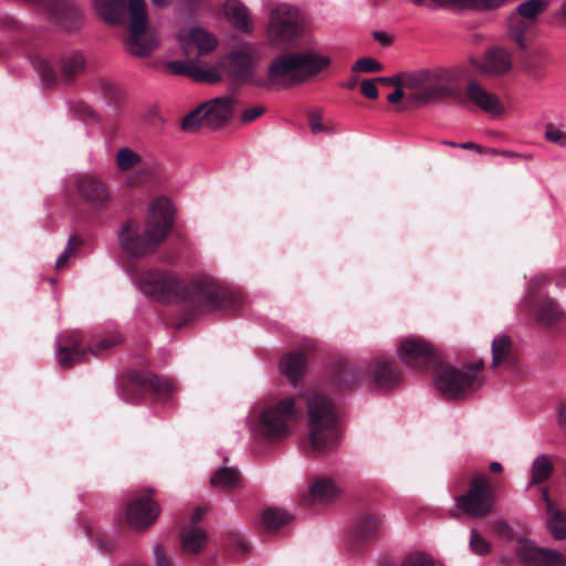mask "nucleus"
<instances>
[{"instance_id":"f257e3e1","label":"nucleus","mask_w":566,"mask_h":566,"mask_svg":"<svg viewBox=\"0 0 566 566\" xmlns=\"http://www.w3.org/2000/svg\"><path fill=\"white\" fill-rule=\"evenodd\" d=\"M138 289L163 303L188 302L202 310L221 306L223 295L217 283L207 275L186 281L169 271L148 270L135 279Z\"/></svg>"},{"instance_id":"f03ea898","label":"nucleus","mask_w":566,"mask_h":566,"mask_svg":"<svg viewBox=\"0 0 566 566\" xmlns=\"http://www.w3.org/2000/svg\"><path fill=\"white\" fill-rule=\"evenodd\" d=\"M174 220L172 202L166 197H159L149 205L144 233L136 222L127 221L117 232L119 245L132 256L148 254L167 238Z\"/></svg>"},{"instance_id":"7ed1b4c3","label":"nucleus","mask_w":566,"mask_h":566,"mask_svg":"<svg viewBox=\"0 0 566 566\" xmlns=\"http://www.w3.org/2000/svg\"><path fill=\"white\" fill-rule=\"evenodd\" d=\"M297 397L289 396L261 402L247 418L252 433L271 442L286 439L302 417Z\"/></svg>"},{"instance_id":"20e7f679","label":"nucleus","mask_w":566,"mask_h":566,"mask_svg":"<svg viewBox=\"0 0 566 566\" xmlns=\"http://www.w3.org/2000/svg\"><path fill=\"white\" fill-rule=\"evenodd\" d=\"M307 407L310 447L317 452L333 449L339 439L338 417L334 402L318 389L300 392Z\"/></svg>"},{"instance_id":"39448f33","label":"nucleus","mask_w":566,"mask_h":566,"mask_svg":"<svg viewBox=\"0 0 566 566\" xmlns=\"http://www.w3.org/2000/svg\"><path fill=\"white\" fill-rule=\"evenodd\" d=\"M483 360L454 368L450 365H440L434 375V386L448 399H461L482 387Z\"/></svg>"},{"instance_id":"423d86ee","label":"nucleus","mask_w":566,"mask_h":566,"mask_svg":"<svg viewBox=\"0 0 566 566\" xmlns=\"http://www.w3.org/2000/svg\"><path fill=\"white\" fill-rule=\"evenodd\" d=\"M305 20L301 11L291 4L280 3L269 13L266 40L271 46L285 50L293 46L303 33Z\"/></svg>"},{"instance_id":"0eeeda50","label":"nucleus","mask_w":566,"mask_h":566,"mask_svg":"<svg viewBox=\"0 0 566 566\" xmlns=\"http://www.w3.org/2000/svg\"><path fill=\"white\" fill-rule=\"evenodd\" d=\"M260 59L258 46L251 42H244L228 52L220 65L224 73L238 83L269 88V81H265V76L259 75L256 71Z\"/></svg>"},{"instance_id":"6e6552de","label":"nucleus","mask_w":566,"mask_h":566,"mask_svg":"<svg viewBox=\"0 0 566 566\" xmlns=\"http://www.w3.org/2000/svg\"><path fill=\"white\" fill-rule=\"evenodd\" d=\"M120 342L122 337L114 334L101 338L94 347H87L83 346L82 337L76 331L66 332L56 339V358L62 368H69L76 363L87 360L90 357L105 354Z\"/></svg>"},{"instance_id":"1a4fd4ad","label":"nucleus","mask_w":566,"mask_h":566,"mask_svg":"<svg viewBox=\"0 0 566 566\" xmlns=\"http://www.w3.org/2000/svg\"><path fill=\"white\" fill-rule=\"evenodd\" d=\"M494 504L490 480L482 474L472 478L468 491L455 499V505L463 513L481 517L489 514Z\"/></svg>"},{"instance_id":"9d476101","label":"nucleus","mask_w":566,"mask_h":566,"mask_svg":"<svg viewBox=\"0 0 566 566\" xmlns=\"http://www.w3.org/2000/svg\"><path fill=\"white\" fill-rule=\"evenodd\" d=\"M176 41L188 60L193 62L211 53L218 45L217 36L199 25L180 28Z\"/></svg>"},{"instance_id":"9b49d317","label":"nucleus","mask_w":566,"mask_h":566,"mask_svg":"<svg viewBox=\"0 0 566 566\" xmlns=\"http://www.w3.org/2000/svg\"><path fill=\"white\" fill-rule=\"evenodd\" d=\"M399 360L409 368L424 367L436 355V349L426 339L419 336L403 338L397 348Z\"/></svg>"},{"instance_id":"f8f14e48","label":"nucleus","mask_w":566,"mask_h":566,"mask_svg":"<svg viewBox=\"0 0 566 566\" xmlns=\"http://www.w3.org/2000/svg\"><path fill=\"white\" fill-rule=\"evenodd\" d=\"M517 557L524 566H566L565 556L557 549L538 547L533 541L517 542Z\"/></svg>"},{"instance_id":"ddd939ff","label":"nucleus","mask_w":566,"mask_h":566,"mask_svg":"<svg viewBox=\"0 0 566 566\" xmlns=\"http://www.w3.org/2000/svg\"><path fill=\"white\" fill-rule=\"evenodd\" d=\"M265 81H269V88L274 85L287 87L302 84L295 52L275 57L269 65Z\"/></svg>"},{"instance_id":"4468645a","label":"nucleus","mask_w":566,"mask_h":566,"mask_svg":"<svg viewBox=\"0 0 566 566\" xmlns=\"http://www.w3.org/2000/svg\"><path fill=\"white\" fill-rule=\"evenodd\" d=\"M471 63L480 73L497 77L512 70L513 55L511 51L495 46L486 50L480 59H471Z\"/></svg>"},{"instance_id":"2eb2a0df","label":"nucleus","mask_w":566,"mask_h":566,"mask_svg":"<svg viewBox=\"0 0 566 566\" xmlns=\"http://www.w3.org/2000/svg\"><path fill=\"white\" fill-rule=\"evenodd\" d=\"M464 96L470 104L493 117H502L506 113L501 98L476 81H470L467 84Z\"/></svg>"},{"instance_id":"dca6fc26","label":"nucleus","mask_w":566,"mask_h":566,"mask_svg":"<svg viewBox=\"0 0 566 566\" xmlns=\"http://www.w3.org/2000/svg\"><path fill=\"white\" fill-rule=\"evenodd\" d=\"M447 78L444 71H431L422 91L416 95V106H426L451 96L454 90L447 83Z\"/></svg>"},{"instance_id":"f3484780","label":"nucleus","mask_w":566,"mask_h":566,"mask_svg":"<svg viewBox=\"0 0 566 566\" xmlns=\"http://www.w3.org/2000/svg\"><path fill=\"white\" fill-rule=\"evenodd\" d=\"M76 191L80 198L94 209L107 205L109 193L102 181L93 176L83 175L75 180Z\"/></svg>"},{"instance_id":"a211bd4d","label":"nucleus","mask_w":566,"mask_h":566,"mask_svg":"<svg viewBox=\"0 0 566 566\" xmlns=\"http://www.w3.org/2000/svg\"><path fill=\"white\" fill-rule=\"evenodd\" d=\"M491 367L495 371L511 370L517 365L513 342L506 334L494 336L491 343Z\"/></svg>"},{"instance_id":"6ab92c4d","label":"nucleus","mask_w":566,"mask_h":566,"mask_svg":"<svg viewBox=\"0 0 566 566\" xmlns=\"http://www.w3.org/2000/svg\"><path fill=\"white\" fill-rule=\"evenodd\" d=\"M159 506L150 499L133 500L126 509V520L130 527L143 530L155 522Z\"/></svg>"},{"instance_id":"aec40b11","label":"nucleus","mask_w":566,"mask_h":566,"mask_svg":"<svg viewBox=\"0 0 566 566\" xmlns=\"http://www.w3.org/2000/svg\"><path fill=\"white\" fill-rule=\"evenodd\" d=\"M238 99L233 95L212 98L203 103L206 127L214 129L226 124L232 116Z\"/></svg>"},{"instance_id":"412c9836","label":"nucleus","mask_w":566,"mask_h":566,"mask_svg":"<svg viewBox=\"0 0 566 566\" xmlns=\"http://www.w3.org/2000/svg\"><path fill=\"white\" fill-rule=\"evenodd\" d=\"M301 82L316 77L331 65V57L316 50L308 49L295 52Z\"/></svg>"},{"instance_id":"4be33fe9","label":"nucleus","mask_w":566,"mask_h":566,"mask_svg":"<svg viewBox=\"0 0 566 566\" xmlns=\"http://www.w3.org/2000/svg\"><path fill=\"white\" fill-rule=\"evenodd\" d=\"M367 374L371 381L380 388L392 386L400 379V374L394 363L386 357H377L370 360L367 366Z\"/></svg>"},{"instance_id":"5701e85b","label":"nucleus","mask_w":566,"mask_h":566,"mask_svg":"<svg viewBox=\"0 0 566 566\" xmlns=\"http://www.w3.org/2000/svg\"><path fill=\"white\" fill-rule=\"evenodd\" d=\"M127 50L130 54L139 57L150 55L159 45V39L155 32L146 29L129 30Z\"/></svg>"},{"instance_id":"b1692460","label":"nucleus","mask_w":566,"mask_h":566,"mask_svg":"<svg viewBox=\"0 0 566 566\" xmlns=\"http://www.w3.org/2000/svg\"><path fill=\"white\" fill-rule=\"evenodd\" d=\"M224 14L230 24L237 30L250 33L253 30V21L247 7L239 0H228L224 3Z\"/></svg>"},{"instance_id":"393cba45","label":"nucleus","mask_w":566,"mask_h":566,"mask_svg":"<svg viewBox=\"0 0 566 566\" xmlns=\"http://www.w3.org/2000/svg\"><path fill=\"white\" fill-rule=\"evenodd\" d=\"M555 465L553 459L548 454H539L531 463L528 474L530 480L527 488L541 485L547 482L553 475Z\"/></svg>"},{"instance_id":"a878e982","label":"nucleus","mask_w":566,"mask_h":566,"mask_svg":"<svg viewBox=\"0 0 566 566\" xmlns=\"http://www.w3.org/2000/svg\"><path fill=\"white\" fill-rule=\"evenodd\" d=\"M281 373L296 386L297 380L303 376L306 369V359L304 355L298 352H292L284 355L280 361Z\"/></svg>"},{"instance_id":"bb28decb","label":"nucleus","mask_w":566,"mask_h":566,"mask_svg":"<svg viewBox=\"0 0 566 566\" xmlns=\"http://www.w3.org/2000/svg\"><path fill=\"white\" fill-rule=\"evenodd\" d=\"M207 532L198 526H186L180 532L182 549L189 554H199L207 544Z\"/></svg>"},{"instance_id":"cd10ccee","label":"nucleus","mask_w":566,"mask_h":566,"mask_svg":"<svg viewBox=\"0 0 566 566\" xmlns=\"http://www.w3.org/2000/svg\"><path fill=\"white\" fill-rule=\"evenodd\" d=\"M381 517L375 513L360 514L354 524V533L360 539L377 536L381 531Z\"/></svg>"},{"instance_id":"c85d7f7f","label":"nucleus","mask_w":566,"mask_h":566,"mask_svg":"<svg viewBox=\"0 0 566 566\" xmlns=\"http://www.w3.org/2000/svg\"><path fill=\"white\" fill-rule=\"evenodd\" d=\"M124 14L128 18L129 30L147 28L148 8L146 0H126Z\"/></svg>"},{"instance_id":"c756f323","label":"nucleus","mask_w":566,"mask_h":566,"mask_svg":"<svg viewBox=\"0 0 566 566\" xmlns=\"http://www.w3.org/2000/svg\"><path fill=\"white\" fill-rule=\"evenodd\" d=\"M535 317L542 325H553L560 322L564 314L554 300L545 297L536 305Z\"/></svg>"},{"instance_id":"7c9ffc66","label":"nucleus","mask_w":566,"mask_h":566,"mask_svg":"<svg viewBox=\"0 0 566 566\" xmlns=\"http://www.w3.org/2000/svg\"><path fill=\"white\" fill-rule=\"evenodd\" d=\"M363 380L364 376L360 369L347 364L339 366L334 376L335 386L343 390L359 387Z\"/></svg>"},{"instance_id":"2f4dec72","label":"nucleus","mask_w":566,"mask_h":566,"mask_svg":"<svg viewBox=\"0 0 566 566\" xmlns=\"http://www.w3.org/2000/svg\"><path fill=\"white\" fill-rule=\"evenodd\" d=\"M97 13L108 23H119L124 17L125 0H94Z\"/></svg>"},{"instance_id":"473e14b6","label":"nucleus","mask_w":566,"mask_h":566,"mask_svg":"<svg viewBox=\"0 0 566 566\" xmlns=\"http://www.w3.org/2000/svg\"><path fill=\"white\" fill-rule=\"evenodd\" d=\"M431 71L427 69L403 74L402 87L407 92V99L416 106V95L422 91Z\"/></svg>"},{"instance_id":"72a5a7b5","label":"nucleus","mask_w":566,"mask_h":566,"mask_svg":"<svg viewBox=\"0 0 566 566\" xmlns=\"http://www.w3.org/2000/svg\"><path fill=\"white\" fill-rule=\"evenodd\" d=\"M545 526L554 539H566V510L552 509V512L546 514Z\"/></svg>"},{"instance_id":"f704fd0d","label":"nucleus","mask_w":566,"mask_h":566,"mask_svg":"<svg viewBox=\"0 0 566 566\" xmlns=\"http://www.w3.org/2000/svg\"><path fill=\"white\" fill-rule=\"evenodd\" d=\"M211 485L219 490H229L240 483V474L235 468L223 465L210 479Z\"/></svg>"},{"instance_id":"c9c22d12","label":"nucleus","mask_w":566,"mask_h":566,"mask_svg":"<svg viewBox=\"0 0 566 566\" xmlns=\"http://www.w3.org/2000/svg\"><path fill=\"white\" fill-rule=\"evenodd\" d=\"M291 514L279 507H269L263 511L261 524L268 532H275L291 522Z\"/></svg>"},{"instance_id":"e433bc0d","label":"nucleus","mask_w":566,"mask_h":566,"mask_svg":"<svg viewBox=\"0 0 566 566\" xmlns=\"http://www.w3.org/2000/svg\"><path fill=\"white\" fill-rule=\"evenodd\" d=\"M310 491L312 496L319 501L331 500L340 493L339 486L327 476L317 478L312 483Z\"/></svg>"},{"instance_id":"4c0bfd02","label":"nucleus","mask_w":566,"mask_h":566,"mask_svg":"<svg viewBox=\"0 0 566 566\" xmlns=\"http://www.w3.org/2000/svg\"><path fill=\"white\" fill-rule=\"evenodd\" d=\"M548 2L546 0H526L520 3L513 14L517 19V15L527 21L534 23L537 18L547 9Z\"/></svg>"},{"instance_id":"58836bf2","label":"nucleus","mask_w":566,"mask_h":566,"mask_svg":"<svg viewBox=\"0 0 566 566\" xmlns=\"http://www.w3.org/2000/svg\"><path fill=\"white\" fill-rule=\"evenodd\" d=\"M527 25L523 20L515 18V14H511L509 18L507 36L514 42L518 49L526 50L528 42L526 39Z\"/></svg>"},{"instance_id":"ea45409f","label":"nucleus","mask_w":566,"mask_h":566,"mask_svg":"<svg viewBox=\"0 0 566 566\" xmlns=\"http://www.w3.org/2000/svg\"><path fill=\"white\" fill-rule=\"evenodd\" d=\"M142 157L128 147L120 148L115 155V163L120 171H128L139 165Z\"/></svg>"},{"instance_id":"a19ab883","label":"nucleus","mask_w":566,"mask_h":566,"mask_svg":"<svg viewBox=\"0 0 566 566\" xmlns=\"http://www.w3.org/2000/svg\"><path fill=\"white\" fill-rule=\"evenodd\" d=\"M202 126L206 127V111L203 104L188 113L181 123L182 130L187 133H193Z\"/></svg>"},{"instance_id":"79ce46f5","label":"nucleus","mask_w":566,"mask_h":566,"mask_svg":"<svg viewBox=\"0 0 566 566\" xmlns=\"http://www.w3.org/2000/svg\"><path fill=\"white\" fill-rule=\"evenodd\" d=\"M400 566H443L436 562L429 554L424 552H415L408 555Z\"/></svg>"},{"instance_id":"37998d69","label":"nucleus","mask_w":566,"mask_h":566,"mask_svg":"<svg viewBox=\"0 0 566 566\" xmlns=\"http://www.w3.org/2000/svg\"><path fill=\"white\" fill-rule=\"evenodd\" d=\"M148 385L157 396L168 397L176 390V386L171 380L156 376L148 379Z\"/></svg>"},{"instance_id":"c03bdc74","label":"nucleus","mask_w":566,"mask_h":566,"mask_svg":"<svg viewBox=\"0 0 566 566\" xmlns=\"http://www.w3.org/2000/svg\"><path fill=\"white\" fill-rule=\"evenodd\" d=\"M84 66V59L80 53L71 54L63 59L62 61V70L63 73L71 77L77 74Z\"/></svg>"},{"instance_id":"a18cd8bd","label":"nucleus","mask_w":566,"mask_h":566,"mask_svg":"<svg viewBox=\"0 0 566 566\" xmlns=\"http://www.w3.org/2000/svg\"><path fill=\"white\" fill-rule=\"evenodd\" d=\"M354 72H363V73H375L382 70V64L379 63L376 59L370 56H364L358 59L352 66Z\"/></svg>"},{"instance_id":"49530a36","label":"nucleus","mask_w":566,"mask_h":566,"mask_svg":"<svg viewBox=\"0 0 566 566\" xmlns=\"http://www.w3.org/2000/svg\"><path fill=\"white\" fill-rule=\"evenodd\" d=\"M470 549L476 555H486L491 551L490 543L483 538L476 530H471Z\"/></svg>"},{"instance_id":"de8ad7c7","label":"nucleus","mask_w":566,"mask_h":566,"mask_svg":"<svg viewBox=\"0 0 566 566\" xmlns=\"http://www.w3.org/2000/svg\"><path fill=\"white\" fill-rule=\"evenodd\" d=\"M545 138L559 147H566V130L558 126L553 124L546 125Z\"/></svg>"},{"instance_id":"09e8293b","label":"nucleus","mask_w":566,"mask_h":566,"mask_svg":"<svg viewBox=\"0 0 566 566\" xmlns=\"http://www.w3.org/2000/svg\"><path fill=\"white\" fill-rule=\"evenodd\" d=\"M192 76L198 82L217 83L221 80V74L217 69H196Z\"/></svg>"},{"instance_id":"8fccbe9b","label":"nucleus","mask_w":566,"mask_h":566,"mask_svg":"<svg viewBox=\"0 0 566 566\" xmlns=\"http://www.w3.org/2000/svg\"><path fill=\"white\" fill-rule=\"evenodd\" d=\"M76 252V243L74 241L73 238H70L69 242H67V245L65 248V250L63 251V253L57 258L56 262H55V268L57 270H62L64 268H66V261L67 259H70L71 256H73Z\"/></svg>"},{"instance_id":"3c124183","label":"nucleus","mask_w":566,"mask_h":566,"mask_svg":"<svg viewBox=\"0 0 566 566\" xmlns=\"http://www.w3.org/2000/svg\"><path fill=\"white\" fill-rule=\"evenodd\" d=\"M165 69L167 72H169L171 74H178V75H181V74H191L192 75V72H193L190 70V67L188 65H186L181 61L168 62L165 64Z\"/></svg>"},{"instance_id":"603ef678","label":"nucleus","mask_w":566,"mask_h":566,"mask_svg":"<svg viewBox=\"0 0 566 566\" xmlns=\"http://www.w3.org/2000/svg\"><path fill=\"white\" fill-rule=\"evenodd\" d=\"M375 80H365L360 84V92L364 96L370 99H376L378 97V90L376 86Z\"/></svg>"},{"instance_id":"864d4df0","label":"nucleus","mask_w":566,"mask_h":566,"mask_svg":"<svg viewBox=\"0 0 566 566\" xmlns=\"http://www.w3.org/2000/svg\"><path fill=\"white\" fill-rule=\"evenodd\" d=\"M493 531L500 535L507 538L513 537V531L510 524L503 520L494 521L493 522Z\"/></svg>"},{"instance_id":"5fc2aeb1","label":"nucleus","mask_w":566,"mask_h":566,"mask_svg":"<svg viewBox=\"0 0 566 566\" xmlns=\"http://www.w3.org/2000/svg\"><path fill=\"white\" fill-rule=\"evenodd\" d=\"M154 562L155 566H172L170 558H168L161 546L154 547Z\"/></svg>"},{"instance_id":"6e6d98bb","label":"nucleus","mask_w":566,"mask_h":566,"mask_svg":"<svg viewBox=\"0 0 566 566\" xmlns=\"http://www.w3.org/2000/svg\"><path fill=\"white\" fill-rule=\"evenodd\" d=\"M265 109L263 106H254L252 108L245 109L241 115V119L243 123H250L262 115Z\"/></svg>"},{"instance_id":"4d7b16f0","label":"nucleus","mask_w":566,"mask_h":566,"mask_svg":"<svg viewBox=\"0 0 566 566\" xmlns=\"http://www.w3.org/2000/svg\"><path fill=\"white\" fill-rule=\"evenodd\" d=\"M310 127H311L312 133H314V134L324 133V132L333 133V130L325 129L318 114L311 115Z\"/></svg>"},{"instance_id":"13d9d810","label":"nucleus","mask_w":566,"mask_h":566,"mask_svg":"<svg viewBox=\"0 0 566 566\" xmlns=\"http://www.w3.org/2000/svg\"><path fill=\"white\" fill-rule=\"evenodd\" d=\"M375 81H377L379 83H382V84H386V85H395L396 87L397 86H402L403 74H399V75H395V76H389V77H377V78H375Z\"/></svg>"},{"instance_id":"bf43d9fd","label":"nucleus","mask_w":566,"mask_h":566,"mask_svg":"<svg viewBox=\"0 0 566 566\" xmlns=\"http://www.w3.org/2000/svg\"><path fill=\"white\" fill-rule=\"evenodd\" d=\"M541 493H542V499H543V501L545 503V512H546V514L552 512V509H558V506L551 499V496L548 494L547 488H542L541 489Z\"/></svg>"},{"instance_id":"052dcab7","label":"nucleus","mask_w":566,"mask_h":566,"mask_svg":"<svg viewBox=\"0 0 566 566\" xmlns=\"http://www.w3.org/2000/svg\"><path fill=\"white\" fill-rule=\"evenodd\" d=\"M557 424L566 430V401L560 402L557 410Z\"/></svg>"},{"instance_id":"680f3d73","label":"nucleus","mask_w":566,"mask_h":566,"mask_svg":"<svg viewBox=\"0 0 566 566\" xmlns=\"http://www.w3.org/2000/svg\"><path fill=\"white\" fill-rule=\"evenodd\" d=\"M406 96L407 97V92L406 90L402 87V86H397V88L390 93L387 98L390 103H398L401 101V98Z\"/></svg>"},{"instance_id":"e2e57ef3","label":"nucleus","mask_w":566,"mask_h":566,"mask_svg":"<svg viewBox=\"0 0 566 566\" xmlns=\"http://www.w3.org/2000/svg\"><path fill=\"white\" fill-rule=\"evenodd\" d=\"M41 76L46 84H51L54 81V73L51 70V67H49V65H46L45 63H43V70L41 71Z\"/></svg>"},{"instance_id":"0e129e2a","label":"nucleus","mask_w":566,"mask_h":566,"mask_svg":"<svg viewBox=\"0 0 566 566\" xmlns=\"http://www.w3.org/2000/svg\"><path fill=\"white\" fill-rule=\"evenodd\" d=\"M374 39L382 45H389L391 43V36L386 32H375Z\"/></svg>"},{"instance_id":"69168bd1","label":"nucleus","mask_w":566,"mask_h":566,"mask_svg":"<svg viewBox=\"0 0 566 566\" xmlns=\"http://www.w3.org/2000/svg\"><path fill=\"white\" fill-rule=\"evenodd\" d=\"M459 147L462 148V149H473L480 154H483L484 153V148L480 145H476L474 143H462V144H459Z\"/></svg>"},{"instance_id":"338daca9","label":"nucleus","mask_w":566,"mask_h":566,"mask_svg":"<svg viewBox=\"0 0 566 566\" xmlns=\"http://www.w3.org/2000/svg\"><path fill=\"white\" fill-rule=\"evenodd\" d=\"M174 0H150L151 4L158 9H166L172 4Z\"/></svg>"},{"instance_id":"774afa93","label":"nucleus","mask_w":566,"mask_h":566,"mask_svg":"<svg viewBox=\"0 0 566 566\" xmlns=\"http://www.w3.org/2000/svg\"><path fill=\"white\" fill-rule=\"evenodd\" d=\"M205 514H206V509L197 507L191 516L192 523H195V524L198 523L203 517Z\"/></svg>"}]
</instances>
